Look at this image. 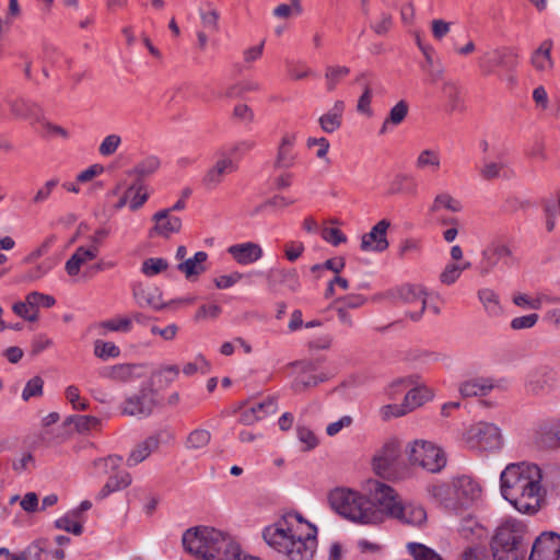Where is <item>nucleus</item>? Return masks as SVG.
<instances>
[{
  "instance_id": "a19ab883",
  "label": "nucleus",
  "mask_w": 560,
  "mask_h": 560,
  "mask_svg": "<svg viewBox=\"0 0 560 560\" xmlns=\"http://www.w3.org/2000/svg\"><path fill=\"white\" fill-rule=\"evenodd\" d=\"M65 423L73 424L79 433H86L97 428L101 424V420L94 416L72 415L66 419Z\"/></svg>"
},
{
  "instance_id": "412c9836",
  "label": "nucleus",
  "mask_w": 560,
  "mask_h": 560,
  "mask_svg": "<svg viewBox=\"0 0 560 560\" xmlns=\"http://www.w3.org/2000/svg\"><path fill=\"white\" fill-rule=\"evenodd\" d=\"M399 456V446L396 442L386 443L375 455L373 467L377 475L389 476Z\"/></svg>"
},
{
  "instance_id": "dca6fc26",
  "label": "nucleus",
  "mask_w": 560,
  "mask_h": 560,
  "mask_svg": "<svg viewBox=\"0 0 560 560\" xmlns=\"http://www.w3.org/2000/svg\"><path fill=\"white\" fill-rule=\"evenodd\" d=\"M559 557L560 535L547 532L534 541L528 560H559Z\"/></svg>"
},
{
  "instance_id": "ea45409f",
  "label": "nucleus",
  "mask_w": 560,
  "mask_h": 560,
  "mask_svg": "<svg viewBox=\"0 0 560 560\" xmlns=\"http://www.w3.org/2000/svg\"><path fill=\"white\" fill-rule=\"evenodd\" d=\"M161 166L160 159L156 155H148L140 160L130 171V175L139 178L148 177L154 174Z\"/></svg>"
},
{
  "instance_id": "6ab92c4d",
  "label": "nucleus",
  "mask_w": 560,
  "mask_h": 560,
  "mask_svg": "<svg viewBox=\"0 0 560 560\" xmlns=\"http://www.w3.org/2000/svg\"><path fill=\"white\" fill-rule=\"evenodd\" d=\"M141 364L120 363L112 366H105L100 371V376L120 383H130L142 376Z\"/></svg>"
},
{
  "instance_id": "5701e85b",
  "label": "nucleus",
  "mask_w": 560,
  "mask_h": 560,
  "mask_svg": "<svg viewBox=\"0 0 560 560\" xmlns=\"http://www.w3.org/2000/svg\"><path fill=\"white\" fill-rule=\"evenodd\" d=\"M278 410V402L275 397H268L262 401L256 402L241 412L240 421L246 425L265 419L267 416Z\"/></svg>"
},
{
  "instance_id": "f257e3e1",
  "label": "nucleus",
  "mask_w": 560,
  "mask_h": 560,
  "mask_svg": "<svg viewBox=\"0 0 560 560\" xmlns=\"http://www.w3.org/2000/svg\"><path fill=\"white\" fill-rule=\"evenodd\" d=\"M262 538L288 560H313L317 550V527L295 511L264 527Z\"/></svg>"
},
{
  "instance_id": "1a4fd4ad",
  "label": "nucleus",
  "mask_w": 560,
  "mask_h": 560,
  "mask_svg": "<svg viewBox=\"0 0 560 560\" xmlns=\"http://www.w3.org/2000/svg\"><path fill=\"white\" fill-rule=\"evenodd\" d=\"M464 439L468 447L480 452L498 451L502 446L500 429L490 422H477L465 432Z\"/></svg>"
},
{
  "instance_id": "4be33fe9",
  "label": "nucleus",
  "mask_w": 560,
  "mask_h": 560,
  "mask_svg": "<svg viewBox=\"0 0 560 560\" xmlns=\"http://www.w3.org/2000/svg\"><path fill=\"white\" fill-rule=\"evenodd\" d=\"M132 296L135 302L140 307H151L153 310H162L165 304L162 301V295L156 288L144 285L141 282L132 284Z\"/></svg>"
},
{
  "instance_id": "69168bd1",
  "label": "nucleus",
  "mask_w": 560,
  "mask_h": 560,
  "mask_svg": "<svg viewBox=\"0 0 560 560\" xmlns=\"http://www.w3.org/2000/svg\"><path fill=\"white\" fill-rule=\"evenodd\" d=\"M298 440L305 445L304 450L310 451L317 446L318 439L315 433L307 427L299 425L296 428Z\"/></svg>"
},
{
  "instance_id": "6e6d98bb",
  "label": "nucleus",
  "mask_w": 560,
  "mask_h": 560,
  "mask_svg": "<svg viewBox=\"0 0 560 560\" xmlns=\"http://www.w3.org/2000/svg\"><path fill=\"white\" fill-rule=\"evenodd\" d=\"M44 381L40 376H34L25 384L22 398L27 401L33 397H39L43 395Z\"/></svg>"
},
{
  "instance_id": "0e129e2a",
  "label": "nucleus",
  "mask_w": 560,
  "mask_h": 560,
  "mask_svg": "<svg viewBox=\"0 0 560 560\" xmlns=\"http://www.w3.org/2000/svg\"><path fill=\"white\" fill-rule=\"evenodd\" d=\"M58 178L48 179L33 196L32 202L35 205H40L47 201L54 191V189L58 186Z\"/></svg>"
},
{
  "instance_id": "774afa93",
  "label": "nucleus",
  "mask_w": 560,
  "mask_h": 560,
  "mask_svg": "<svg viewBox=\"0 0 560 560\" xmlns=\"http://www.w3.org/2000/svg\"><path fill=\"white\" fill-rule=\"evenodd\" d=\"M541 298H532L525 293H517L513 296V303L522 308L526 310H540Z\"/></svg>"
},
{
  "instance_id": "0eeeda50",
  "label": "nucleus",
  "mask_w": 560,
  "mask_h": 560,
  "mask_svg": "<svg viewBox=\"0 0 560 560\" xmlns=\"http://www.w3.org/2000/svg\"><path fill=\"white\" fill-rule=\"evenodd\" d=\"M527 527L518 520L509 518L495 532L491 542L494 560H525Z\"/></svg>"
},
{
  "instance_id": "20e7f679",
  "label": "nucleus",
  "mask_w": 560,
  "mask_h": 560,
  "mask_svg": "<svg viewBox=\"0 0 560 560\" xmlns=\"http://www.w3.org/2000/svg\"><path fill=\"white\" fill-rule=\"evenodd\" d=\"M366 488L368 481L364 485V494L348 488H336L328 497L331 509L353 523L363 525L381 523V506Z\"/></svg>"
},
{
  "instance_id": "c03bdc74",
  "label": "nucleus",
  "mask_w": 560,
  "mask_h": 560,
  "mask_svg": "<svg viewBox=\"0 0 560 560\" xmlns=\"http://www.w3.org/2000/svg\"><path fill=\"white\" fill-rule=\"evenodd\" d=\"M94 355L102 359H115L120 355V349L112 341L96 340L94 342Z\"/></svg>"
},
{
  "instance_id": "473e14b6",
  "label": "nucleus",
  "mask_w": 560,
  "mask_h": 560,
  "mask_svg": "<svg viewBox=\"0 0 560 560\" xmlns=\"http://www.w3.org/2000/svg\"><path fill=\"white\" fill-rule=\"evenodd\" d=\"M208 258L206 252H197L192 257L178 264L177 268L179 271L185 273L186 278L197 277L206 271L205 262Z\"/></svg>"
},
{
  "instance_id": "3c124183",
  "label": "nucleus",
  "mask_w": 560,
  "mask_h": 560,
  "mask_svg": "<svg viewBox=\"0 0 560 560\" xmlns=\"http://www.w3.org/2000/svg\"><path fill=\"white\" fill-rule=\"evenodd\" d=\"M168 262L166 259L161 257H152L145 259L141 265V272L147 277H154L160 272L166 270Z\"/></svg>"
},
{
  "instance_id": "58836bf2",
  "label": "nucleus",
  "mask_w": 560,
  "mask_h": 560,
  "mask_svg": "<svg viewBox=\"0 0 560 560\" xmlns=\"http://www.w3.org/2000/svg\"><path fill=\"white\" fill-rule=\"evenodd\" d=\"M408 104L405 101H399L389 110L388 117L384 120L380 132L386 133L390 126L400 125L408 115Z\"/></svg>"
},
{
  "instance_id": "f3484780",
  "label": "nucleus",
  "mask_w": 560,
  "mask_h": 560,
  "mask_svg": "<svg viewBox=\"0 0 560 560\" xmlns=\"http://www.w3.org/2000/svg\"><path fill=\"white\" fill-rule=\"evenodd\" d=\"M557 374L549 366H539L530 371L526 377V390L533 395L549 393L556 385Z\"/></svg>"
},
{
  "instance_id": "e2e57ef3",
  "label": "nucleus",
  "mask_w": 560,
  "mask_h": 560,
  "mask_svg": "<svg viewBox=\"0 0 560 560\" xmlns=\"http://www.w3.org/2000/svg\"><path fill=\"white\" fill-rule=\"evenodd\" d=\"M275 276L280 280V282L284 283L292 292L298 291L301 285L299 276L295 270H276Z\"/></svg>"
},
{
  "instance_id": "bb28decb",
  "label": "nucleus",
  "mask_w": 560,
  "mask_h": 560,
  "mask_svg": "<svg viewBox=\"0 0 560 560\" xmlns=\"http://www.w3.org/2000/svg\"><path fill=\"white\" fill-rule=\"evenodd\" d=\"M441 166L442 156L439 149H423L415 160V167L421 172L436 173L441 170Z\"/></svg>"
},
{
  "instance_id": "603ef678",
  "label": "nucleus",
  "mask_w": 560,
  "mask_h": 560,
  "mask_svg": "<svg viewBox=\"0 0 560 560\" xmlns=\"http://www.w3.org/2000/svg\"><path fill=\"white\" fill-rule=\"evenodd\" d=\"M56 242V236L55 235H49L47 236L39 246H37L36 248H34L31 253H28L24 258H23V262L24 264H32L34 261H36L37 259H39L40 257L45 256L51 248V246L54 245V243Z\"/></svg>"
},
{
  "instance_id": "864d4df0",
  "label": "nucleus",
  "mask_w": 560,
  "mask_h": 560,
  "mask_svg": "<svg viewBox=\"0 0 560 560\" xmlns=\"http://www.w3.org/2000/svg\"><path fill=\"white\" fill-rule=\"evenodd\" d=\"M12 310L19 317L27 322L33 323L38 319V311L34 310L33 305L28 303L27 296L25 301L14 303Z\"/></svg>"
},
{
  "instance_id": "72a5a7b5",
  "label": "nucleus",
  "mask_w": 560,
  "mask_h": 560,
  "mask_svg": "<svg viewBox=\"0 0 560 560\" xmlns=\"http://www.w3.org/2000/svg\"><path fill=\"white\" fill-rule=\"evenodd\" d=\"M477 296L489 316L497 317L502 314L503 310L499 294L494 290L490 288L480 289L477 292Z\"/></svg>"
},
{
  "instance_id": "a18cd8bd",
  "label": "nucleus",
  "mask_w": 560,
  "mask_h": 560,
  "mask_svg": "<svg viewBox=\"0 0 560 560\" xmlns=\"http://www.w3.org/2000/svg\"><path fill=\"white\" fill-rule=\"evenodd\" d=\"M56 262L52 258H46L42 262L31 268L24 276L25 281H37L48 275L54 268Z\"/></svg>"
},
{
  "instance_id": "de8ad7c7",
  "label": "nucleus",
  "mask_w": 560,
  "mask_h": 560,
  "mask_svg": "<svg viewBox=\"0 0 560 560\" xmlns=\"http://www.w3.org/2000/svg\"><path fill=\"white\" fill-rule=\"evenodd\" d=\"M480 174L482 178L491 180L501 176L506 177L508 171L503 162L487 161L480 168Z\"/></svg>"
},
{
  "instance_id": "6e6552de",
  "label": "nucleus",
  "mask_w": 560,
  "mask_h": 560,
  "mask_svg": "<svg viewBox=\"0 0 560 560\" xmlns=\"http://www.w3.org/2000/svg\"><path fill=\"white\" fill-rule=\"evenodd\" d=\"M407 453L411 465L421 467L431 474L440 472L447 463L443 448L425 440H416L410 443Z\"/></svg>"
},
{
  "instance_id": "b1692460",
  "label": "nucleus",
  "mask_w": 560,
  "mask_h": 560,
  "mask_svg": "<svg viewBox=\"0 0 560 560\" xmlns=\"http://www.w3.org/2000/svg\"><path fill=\"white\" fill-rule=\"evenodd\" d=\"M155 225L153 232L163 237H170L172 234L178 233L182 229V220L177 215L170 213V210H160L153 214Z\"/></svg>"
},
{
  "instance_id": "4d7b16f0",
  "label": "nucleus",
  "mask_w": 560,
  "mask_h": 560,
  "mask_svg": "<svg viewBox=\"0 0 560 560\" xmlns=\"http://www.w3.org/2000/svg\"><path fill=\"white\" fill-rule=\"evenodd\" d=\"M27 300L34 310L39 307L50 308L56 304V299L52 295L45 294L38 291H32L27 294Z\"/></svg>"
},
{
  "instance_id": "423d86ee",
  "label": "nucleus",
  "mask_w": 560,
  "mask_h": 560,
  "mask_svg": "<svg viewBox=\"0 0 560 560\" xmlns=\"http://www.w3.org/2000/svg\"><path fill=\"white\" fill-rule=\"evenodd\" d=\"M366 489L381 506L382 522L387 516L413 527H421L427 523V511L421 504L413 502L402 504L397 500L395 490L384 482L370 479Z\"/></svg>"
},
{
  "instance_id": "49530a36",
  "label": "nucleus",
  "mask_w": 560,
  "mask_h": 560,
  "mask_svg": "<svg viewBox=\"0 0 560 560\" xmlns=\"http://www.w3.org/2000/svg\"><path fill=\"white\" fill-rule=\"evenodd\" d=\"M211 440V434L206 429H195L189 433L186 440V447L198 450L207 446Z\"/></svg>"
},
{
  "instance_id": "c756f323",
  "label": "nucleus",
  "mask_w": 560,
  "mask_h": 560,
  "mask_svg": "<svg viewBox=\"0 0 560 560\" xmlns=\"http://www.w3.org/2000/svg\"><path fill=\"white\" fill-rule=\"evenodd\" d=\"M12 115L18 118L27 119L31 124L40 120V108L31 101L19 98L9 102Z\"/></svg>"
},
{
  "instance_id": "37998d69",
  "label": "nucleus",
  "mask_w": 560,
  "mask_h": 560,
  "mask_svg": "<svg viewBox=\"0 0 560 560\" xmlns=\"http://www.w3.org/2000/svg\"><path fill=\"white\" fill-rule=\"evenodd\" d=\"M55 525L57 528L66 530L68 533H72L79 535L82 533V520L73 513V511H69L63 516L56 520Z\"/></svg>"
},
{
  "instance_id": "09e8293b",
  "label": "nucleus",
  "mask_w": 560,
  "mask_h": 560,
  "mask_svg": "<svg viewBox=\"0 0 560 560\" xmlns=\"http://www.w3.org/2000/svg\"><path fill=\"white\" fill-rule=\"evenodd\" d=\"M546 229L553 231L558 218H560V197L548 200L545 205Z\"/></svg>"
},
{
  "instance_id": "7c9ffc66",
  "label": "nucleus",
  "mask_w": 560,
  "mask_h": 560,
  "mask_svg": "<svg viewBox=\"0 0 560 560\" xmlns=\"http://www.w3.org/2000/svg\"><path fill=\"white\" fill-rule=\"evenodd\" d=\"M442 210L457 213L463 210V205L458 199L453 197L450 192L442 191V192H439L435 195L428 211L430 214H439Z\"/></svg>"
},
{
  "instance_id": "e433bc0d",
  "label": "nucleus",
  "mask_w": 560,
  "mask_h": 560,
  "mask_svg": "<svg viewBox=\"0 0 560 560\" xmlns=\"http://www.w3.org/2000/svg\"><path fill=\"white\" fill-rule=\"evenodd\" d=\"M432 398V392L425 386H419L406 393L402 404L408 412L422 406Z\"/></svg>"
},
{
  "instance_id": "9d476101",
  "label": "nucleus",
  "mask_w": 560,
  "mask_h": 560,
  "mask_svg": "<svg viewBox=\"0 0 560 560\" xmlns=\"http://www.w3.org/2000/svg\"><path fill=\"white\" fill-rule=\"evenodd\" d=\"M518 63V55L515 48L500 46L489 49L477 60L478 68L482 75H492L498 69L511 71Z\"/></svg>"
},
{
  "instance_id": "8fccbe9b",
  "label": "nucleus",
  "mask_w": 560,
  "mask_h": 560,
  "mask_svg": "<svg viewBox=\"0 0 560 560\" xmlns=\"http://www.w3.org/2000/svg\"><path fill=\"white\" fill-rule=\"evenodd\" d=\"M122 462V457L118 455H109L107 457L97 458L93 462V467L97 474H109L117 469Z\"/></svg>"
},
{
  "instance_id": "4c0bfd02",
  "label": "nucleus",
  "mask_w": 560,
  "mask_h": 560,
  "mask_svg": "<svg viewBox=\"0 0 560 560\" xmlns=\"http://www.w3.org/2000/svg\"><path fill=\"white\" fill-rule=\"evenodd\" d=\"M100 335L108 332H129L132 329V319L128 317H113L97 324Z\"/></svg>"
},
{
  "instance_id": "a211bd4d",
  "label": "nucleus",
  "mask_w": 560,
  "mask_h": 560,
  "mask_svg": "<svg viewBox=\"0 0 560 560\" xmlns=\"http://www.w3.org/2000/svg\"><path fill=\"white\" fill-rule=\"evenodd\" d=\"M390 226V222L386 219L378 221L369 233H365L361 237L360 248L363 252L382 253L389 246L387 240V230Z\"/></svg>"
},
{
  "instance_id": "aec40b11",
  "label": "nucleus",
  "mask_w": 560,
  "mask_h": 560,
  "mask_svg": "<svg viewBox=\"0 0 560 560\" xmlns=\"http://www.w3.org/2000/svg\"><path fill=\"white\" fill-rule=\"evenodd\" d=\"M228 253L242 266L255 264L264 256L262 247L254 242H244L228 247Z\"/></svg>"
},
{
  "instance_id": "9b49d317",
  "label": "nucleus",
  "mask_w": 560,
  "mask_h": 560,
  "mask_svg": "<svg viewBox=\"0 0 560 560\" xmlns=\"http://www.w3.org/2000/svg\"><path fill=\"white\" fill-rule=\"evenodd\" d=\"M514 260L511 247L501 240H492L481 252L478 270L481 276L491 273L502 262L510 266Z\"/></svg>"
},
{
  "instance_id": "c9c22d12",
  "label": "nucleus",
  "mask_w": 560,
  "mask_h": 560,
  "mask_svg": "<svg viewBox=\"0 0 560 560\" xmlns=\"http://www.w3.org/2000/svg\"><path fill=\"white\" fill-rule=\"evenodd\" d=\"M127 194L129 195L128 202L131 211L139 210L150 197L147 185L141 180H137L128 186Z\"/></svg>"
},
{
  "instance_id": "052dcab7",
  "label": "nucleus",
  "mask_w": 560,
  "mask_h": 560,
  "mask_svg": "<svg viewBox=\"0 0 560 560\" xmlns=\"http://www.w3.org/2000/svg\"><path fill=\"white\" fill-rule=\"evenodd\" d=\"M255 147V141L253 140H243L229 148H224L221 151L223 153H228L232 159H235L238 162V159L245 153L249 152Z\"/></svg>"
},
{
  "instance_id": "79ce46f5",
  "label": "nucleus",
  "mask_w": 560,
  "mask_h": 560,
  "mask_svg": "<svg viewBox=\"0 0 560 560\" xmlns=\"http://www.w3.org/2000/svg\"><path fill=\"white\" fill-rule=\"evenodd\" d=\"M349 73L350 68L346 66H328L325 71L327 91H334Z\"/></svg>"
},
{
  "instance_id": "bf43d9fd",
  "label": "nucleus",
  "mask_w": 560,
  "mask_h": 560,
  "mask_svg": "<svg viewBox=\"0 0 560 560\" xmlns=\"http://www.w3.org/2000/svg\"><path fill=\"white\" fill-rule=\"evenodd\" d=\"M65 396L74 410H86L89 408L88 401L81 398L78 386L69 385L65 390Z\"/></svg>"
},
{
  "instance_id": "338daca9",
  "label": "nucleus",
  "mask_w": 560,
  "mask_h": 560,
  "mask_svg": "<svg viewBox=\"0 0 560 560\" xmlns=\"http://www.w3.org/2000/svg\"><path fill=\"white\" fill-rule=\"evenodd\" d=\"M380 416L382 420L388 421L392 418L402 417L408 413L404 404H388L380 408Z\"/></svg>"
},
{
  "instance_id": "680f3d73",
  "label": "nucleus",
  "mask_w": 560,
  "mask_h": 560,
  "mask_svg": "<svg viewBox=\"0 0 560 560\" xmlns=\"http://www.w3.org/2000/svg\"><path fill=\"white\" fill-rule=\"evenodd\" d=\"M255 147V141L253 140H243L229 148H224L221 151L223 153H228L232 159H235L238 162V159L245 153L249 152Z\"/></svg>"
},
{
  "instance_id": "2f4dec72",
  "label": "nucleus",
  "mask_w": 560,
  "mask_h": 560,
  "mask_svg": "<svg viewBox=\"0 0 560 560\" xmlns=\"http://www.w3.org/2000/svg\"><path fill=\"white\" fill-rule=\"evenodd\" d=\"M551 49H552V42L550 39H546L533 52L530 62L537 71L548 72L552 69L553 61H552L551 55H550Z\"/></svg>"
},
{
  "instance_id": "393cba45",
  "label": "nucleus",
  "mask_w": 560,
  "mask_h": 560,
  "mask_svg": "<svg viewBox=\"0 0 560 560\" xmlns=\"http://www.w3.org/2000/svg\"><path fill=\"white\" fill-rule=\"evenodd\" d=\"M98 255V247L91 245L90 247L80 246L75 249L72 256L66 261L65 269L71 277L80 272L81 267L95 259Z\"/></svg>"
},
{
  "instance_id": "ddd939ff",
  "label": "nucleus",
  "mask_w": 560,
  "mask_h": 560,
  "mask_svg": "<svg viewBox=\"0 0 560 560\" xmlns=\"http://www.w3.org/2000/svg\"><path fill=\"white\" fill-rule=\"evenodd\" d=\"M238 168L237 161L232 159L228 153L221 150L217 153L215 163L206 172L202 177V185L207 189H215L226 175L236 172Z\"/></svg>"
},
{
  "instance_id": "7ed1b4c3",
  "label": "nucleus",
  "mask_w": 560,
  "mask_h": 560,
  "mask_svg": "<svg viewBox=\"0 0 560 560\" xmlns=\"http://www.w3.org/2000/svg\"><path fill=\"white\" fill-rule=\"evenodd\" d=\"M182 541L188 553L203 560H260L243 555L236 541L212 527L189 528L183 534Z\"/></svg>"
},
{
  "instance_id": "2eb2a0df",
  "label": "nucleus",
  "mask_w": 560,
  "mask_h": 560,
  "mask_svg": "<svg viewBox=\"0 0 560 560\" xmlns=\"http://www.w3.org/2000/svg\"><path fill=\"white\" fill-rule=\"evenodd\" d=\"M510 382L506 378L475 377L465 381L459 386L463 397L486 396L493 389L506 390Z\"/></svg>"
},
{
  "instance_id": "5fc2aeb1",
  "label": "nucleus",
  "mask_w": 560,
  "mask_h": 560,
  "mask_svg": "<svg viewBox=\"0 0 560 560\" xmlns=\"http://www.w3.org/2000/svg\"><path fill=\"white\" fill-rule=\"evenodd\" d=\"M121 144V137L116 133H110L106 136L98 147V153L102 156H110L113 155Z\"/></svg>"
},
{
  "instance_id": "4468645a",
  "label": "nucleus",
  "mask_w": 560,
  "mask_h": 560,
  "mask_svg": "<svg viewBox=\"0 0 560 560\" xmlns=\"http://www.w3.org/2000/svg\"><path fill=\"white\" fill-rule=\"evenodd\" d=\"M295 377L292 382V389L296 393L314 387L328 380L325 372L318 371L317 365L311 361L298 362L294 364Z\"/></svg>"
},
{
  "instance_id": "13d9d810",
  "label": "nucleus",
  "mask_w": 560,
  "mask_h": 560,
  "mask_svg": "<svg viewBox=\"0 0 560 560\" xmlns=\"http://www.w3.org/2000/svg\"><path fill=\"white\" fill-rule=\"evenodd\" d=\"M210 371L209 362L201 354L197 355L192 362H188L183 368V373L186 376H191L197 372L207 374Z\"/></svg>"
},
{
  "instance_id": "a878e982",
  "label": "nucleus",
  "mask_w": 560,
  "mask_h": 560,
  "mask_svg": "<svg viewBox=\"0 0 560 560\" xmlns=\"http://www.w3.org/2000/svg\"><path fill=\"white\" fill-rule=\"evenodd\" d=\"M345 108L346 105L343 101H336L332 107L318 118L320 129L326 133L337 131L342 125Z\"/></svg>"
},
{
  "instance_id": "f03ea898",
  "label": "nucleus",
  "mask_w": 560,
  "mask_h": 560,
  "mask_svg": "<svg viewBox=\"0 0 560 560\" xmlns=\"http://www.w3.org/2000/svg\"><path fill=\"white\" fill-rule=\"evenodd\" d=\"M541 481L542 472L536 464H509L500 475L501 494L518 512L535 514L544 497Z\"/></svg>"
},
{
  "instance_id": "f704fd0d",
  "label": "nucleus",
  "mask_w": 560,
  "mask_h": 560,
  "mask_svg": "<svg viewBox=\"0 0 560 560\" xmlns=\"http://www.w3.org/2000/svg\"><path fill=\"white\" fill-rule=\"evenodd\" d=\"M159 446V439L155 436H149L141 442L135 450L131 451L127 458V465L129 467L136 466L148 458L151 453Z\"/></svg>"
},
{
  "instance_id": "cd10ccee",
  "label": "nucleus",
  "mask_w": 560,
  "mask_h": 560,
  "mask_svg": "<svg viewBox=\"0 0 560 560\" xmlns=\"http://www.w3.org/2000/svg\"><path fill=\"white\" fill-rule=\"evenodd\" d=\"M402 291H404L402 296L405 298L406 301L409 302L412 299H419L421 301V308H420V311L417 312V313H410L409 314V317L412 320H419L427 307H429V310H431L434 314H439L440 313V308L436 305H429L428 304V300H427L428 293H427V291H425V289L423 287H421V285H407L406 288L402 289Z\"/></svg>"
},
{
  "instance_id": "39448f33",
  "label": "nucleus",
  "mask_w": 560,
  "mask_h": 560,
  "mask_svg": "<svg viewBox=\"0 0 560 560\" xmlns=\"http://www.w3.org/2000/svg\"><path fill=\"white\" fill-rule=\"evenodd\" d=\"M427 491L443 509L455 513L474 506L482 493L480 483L468 475L454 477L448 482L430 485Z\"/></svg>"
},
{
  "instance_id": "f8f14e48",
  "label": "nucleus",
  "mask_w": 560,
  "mask_h": 560,
  "mask_svg": "<svg viewBox=\"0 0 560 560\" xmlns=\"http://www.w3.org/2000/svg\"><path fill=\"white\" fill-rule=\"evenodd\" d=\"M154 406V393L150 388L142 387L137 394L125 399L120 410L125 416L145 418L152 413Z\"/></svg>"
},
{
  "instance_id": "c85d7f7f",
  "label": "nucleus",
  "mask_w": 560,
  "mask_h": 560,
  "mask_svg": "<svg viewBox=\"0 0 560 560\" xmlns=\"http://www.w3.org/2000/svg\"><path fill=\"white\" fill-rule=\"evenodd\" d=\"M296 141V136L294 133H285L283 135L281 142L278 148V154L276 159V166L280 168H289L293 166L295 161V153L293 152V147Z\"/></svg>"
}]
</instances>
